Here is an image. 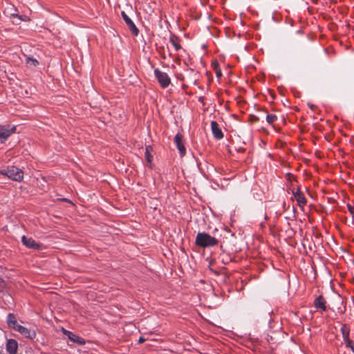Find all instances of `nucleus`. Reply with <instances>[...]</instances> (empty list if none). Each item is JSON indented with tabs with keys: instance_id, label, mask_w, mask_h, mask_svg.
Instances as JSON below:
<instances>
[{
	"instance_id": "nucleus-1",
	"label": "nucleus",
	"mask_w": 354,
	"mask_h": 354,
	"mask_svg": "<svg viewBox=\"0 0 354 354\" xmlns=\"http://www.w3.org/2000/svg\"><path fill=\"white\" fill-rule=\"evenodd\" d=\"M195 243L197 246L205 248L216 245L218 241L207 233L198 232L196 237Z\"/></svg>"
},
{
	"instance_id": "nucleus-2",
	"label": "nucleus",
	"mask_w": 354,
	"mask_h": 354,
	"mask_svg": "<svg viewBox=\"0 0 354 354\" xmlns=\"http://www.w3.org/2000/svg\"><path fill=\"white\" fill-rule=\"evenodd\" d=\"M0 174L7 176L9 179L21 182L24 179V171L15 166H8L7 168L0 170Z\"/></svg>"
},
{
	"instance_id": "nucleus-20",
	"label": "nucleus",
	"mask_w": 354,
	"mask_h": 354,
	"mask_svg": "<svg viewBox=\"0 0 354 354\" xmlns=\"http://www.w3.org/2000/svg\"><path fill=\"white\" fill-rule=\"evenodd\" d=\"M215 72L216 75L218 78H220L222 76V72L221 70L218 67V64H216Z\"/></svg>"
},
{
	"instance_id": "nucleus-8",
	"label": "nucleus",
	"mask_w": 354,
	"mask_h": 354,
	"mask_svg": "<svg viewBox=\"0 0 354 354\" xmlns=\"http://www.w3.org/2000/svg\"><path fill=\"white\" fill-rule=\"evenodd\" d=\"M315 308L322 312H325L327 309L326 301L322 295L318 296L314 301Z\"/></svg>"
},
{
	"instance_id": "nucleus-5",
	"label": "nucleus",
	"mask_w": 354,
	"mask_h": 354,
	"mask_svg": "<svg viewBox=\"0 0 354 354\" xmlns=\"http://www.w3.org/2000/svg\"><path fill=\"white\" fill-rule=\"evenodd\" d=\"M7 323L10 328L18 332H27V329L18 324L16 317L13 314H9L7 317Z\"/></svg>"
},
{
	"instance_id": "nucleus-23",
	"label": "nucleus",
	"mask_w": 354,
	"mask_h": 354,
	"mask_svg": "<svg viewBox=\"0 0 354 354\" xmlns=\"http://www.w3.org/2000/svg\"><path fill=\"white\" fill-rule=\"evenodd\" d=\"M145 340H146V339H145V338H144V337H140L139 338L138 342H139L140 344H142V343H143Z\"/></svg>"
},
{
	"instance_id": "nucleus-25",
	"label": "nucleus",
	"mask_w": 354,
	"mask_h": 354,
	"mask_svg": "<svg viewBox=\"0 0 354 354\" xmlns=\"http://www.w3.org/2000/svg\"><path fill=\"white\" fill-rule=\"evenodd\" d=\"M62 332L66 333V332H69V331H68V330H65V329H64V328H63V329H62Z\"/></svg>"
},
{
	"instance_id": "nucleus-19",
	"label": "nucleus",
	"mask_w": 354,
	"mask_h": 354,
	"mask_svg": "<svg viewBox=\"0 0 354 354\" xmlns=\"http://www.w3.org/2000/svg\"><path fill=\"white\" fill-rule=\"evenodd\" d=\"M277 119V115L274 114H268L266 116V120L269 124H272Z\"/></svg>"
},
{
	"instance_id": "nucleus-4",
	"label": "nucleus",
	"mask_w": 354,
	"mask_h": 354,
	"mask_svg": "<svg viewBox=\"0 0 354 354\" xmlns=\"http://www.w3.org/2000/svg\"><path fill=\"white\" fill-rule=\"evenodd\" d=\"M154 74L162 88H167L170 84L171 80L166 73L156 68L154 70Z\"/></svg>"
},
{
	"instance_id": "nucleus-14",
	"label": "nucleus",
	"mask_w": 354,
	"mask_h": 354,
	"mask_svg": "<svg viewBox=\"0 0 354 354\" xmlns=\"http://www.w3.org/2000/svg\"><path fill=\"white\" fill-rule=\"evenodd\" d=\"M67 334H68V339L71 341H72L75 343H77L80 345H83L85 344V341L84 340V339L79 337L77 335V333H67Z\"/></svg>"
},
{
	"instance_id": "nucleus-12",
	"label": "nucleus",
	"mask_w": 354,
	"mask_h": 354,
	"mask_svg": "<svg viewBox=\"0 0 354 354\" xmlns=\"http://www.w3.org/2000/svg\"><path fill=\"white\" fill-rule=\"evenodd\" d=\"M174 142L180 154L184 155L185 148L183 143V136L180 133H177L174 137Z\"/></svg>"
},
{
	"instance_id": "nucleus-9",
	"label": "nucleus",
	"mask_w": 354,
	"mask_h": 354,
	"mask_svg": "<svg viewBox=\"0 0 354 354\" xmlns=\"http://www.w3.org/2000/svg\"><path fill=\"white\" fill-rule=\"evenodd\" d=\"M22 243L28 248L39 249L40 248L39 244L36 243L32 238H28L26 236L21 237Z\"/></svg>"
},
{
	"instance_id": "nucleus-21",
	"label": "nucleus",
	"mask_w": 354,
	"mask_h": 354,
	"mask_svg": "<svg viewBox=\"0 0 354 354\" xmlns=\"http://www.w3.org/2000/svg\"><path fill=\"white\" fill-rule=\"evenodd\" d=\"M347 207H348V209L349 211V212L351 213V214L354 216V207H352L351 205H347Z\"/></svg>"
},
{
	"instance_id": "nucleus-22",
	"label": "nucleus",
	"mask_w": 354,
	"mask_h": 354,
	"mask_svg": "<svg viewBox=\"0 0 354 354\" xmlns=\"http://www.w3.org/2000/svg\"><path fill=\"white\" fill-rule=\"evenodd\" d=\"M28 335L26 336L27 337L30 338V339H35V337H36V333H27Z\"/></svg>"
},
{
	"instance_id": "nucleus-16",
	"label": "nucleus",
	"mask_w": 354,
	"mask_h": 354,
	"mask_svg": "<svg viewBox=\"0 0 354 354\" xmlns=\"http://www.w3.org/2000/svg\"><path fill=\"white\" fill-rule=\"evenodd\" d=\"M348 334L349 333H342L343 339L345 341L346 346L350 348L354 353V343L349 339Z\"/></svg>"
},
{
	"instance_id": "nucleus-26",
	"label": "nucleus",
	"mask_w": 354,
	"mask_h": 354,
	"mask_svg": "<svg viewBox=\"0 0 354 354\" xmlns=\"http://www.w3.org/2000/svg\"><path fill=\"white\" fill-rule=\"evenodd\" d=\"M0 354H3V353H1L0 352Z\"/></svg>"
},
{
	"instance_id": "nucleus-18",
	"label": "nucleus",
	"mask_w": 354,
	"mask_h": 354,
	"mask_svg": "<svg viewBox=\"0 0 354 354\" xmlns=\"http://www.w3.org/2000/svg\"><path fill=\"white\" fill-rule=\"evenodd\" d=\"M26 64L29 65L30 66H37L39 64V62L33 57H27L26 59Z\"/></svg>"
},
{
	"instance_id": "nucleus-7",
	"label": "nucleus",
	"mask_w": 354,
	"mask_h": 354,
	"mask_svg": "<svg viewBox=\"0 0 354 354\" xmlns=\"http://www.w3.org/2000/svg\"><path fill=\"white\" fill-rule=\"evenodd\" d=\"M211 129L212 134L216 139L221 140L223 138V133L216 121H212Z\"/></svg>"
},
{
	"instance_id": "nucleus-15",
	"label": "nucleus",
	"mask_w": 354,
	"mask_h": 354,
	"mask_svg": "<svg viewBox=\"0 0 354 354\" xmlns=\"http://www.w3.org/2000/svg\"><path fill=\"white\" fill-rule=\"evenodd\" d=\"M152 151V147L151 146H147L145 148V159L149 164V167H151V162L153 160V156L151 154V151Z\"/></svg>"
},
{
	"instance_id": "nucleus-17",
	"label": "nucleus",
	"mask_w": 354,
	"mask_h": 354,
	"mask_svg": "<svg viewBox=\"0 0 354 354\" xmlns=\"http://www.w3.org/2000/svg\"><path fill=\"white\" fill-rule=\"evenodd\" d=\"M10 15L11 18L16 19L12 21L13 24H19L21 21H26L27 19V17H25V18L24 19L21 16L19 15L15 12H10Z\"/></svg>"
},
{
	"instance_id": "nucleus-10",
	"label": "nucleus",
	"mask_w": 354,
	"mask_h": 354,
	"mask_svg": "<svg viewBox=\"0 0 354 354\" xmlns=\"http://www.w3.org/2000/svg\"><path fill=\"white\" fill-rule=\"evenodd\" d=\"M293 195L298 203V205L301 208H304V207L306 205L307 200L305 198L303 193H301L299 189L296 192H293Z\"/></svg>"
},
{
	"instance_id": "nucleus-3",
	"label": "nucleus",
	"mask_w": 354,
	"mask_h": 354,
	"mask_svg": "<svg viewBox=\"0 0 354 354\" xmlns=\"http://www.w3.org/2000/svg\"><path fill=\"white\" fill-rule=\"evenodd\" d=\"M16 131V127L10 125L0 126V142H5Z\"/></svg>"
},
{
	"instance_id": "nucleus-13",
	"label": "nucleus",
	"mask_w": 354,
	"mask_h": 354,
	"mask_svg": "<svg viewBox=\"0 0 354 354\" xmlns=\"http://www.w3.org/2000/svg\"><path fill=\"white\" fill-rule=\"evenodd\" d=\"M169 41L174 46L176 50L178 51L181 49V45L180 44V39L178 36L171 34L169 38Z\"/></svg>"
},
{
	"instance_id": "nucleus-24",
	"label": "nucleus",
	"mask_w": 354,
	"mask_h": 354,
	"mask_svg": "<svg viewBox=\"0 0 354 354\" xmlns=\"http://www.w3.org/2000/svg\"><path fill=\"white\" fill-rule=\"evenodd\" d=\"M252 120H253L254 121H255V122L259 121V118H258V117L254 116V115H253V116H252Z\"/></svg>"
},
{
	"instance_id": "nucleus-11",
	"label": "nucleus",
	"mask_w": 354,
	"mask_h": 354,
	"mask_svg": "<svg viewBox=\"0 0 354 354\" xmlns=\"http://www.w3.org/2000/svg\"><path fill=\"white\" fill-rule=\"evenodd\" d=\"M18 348V344L16 340L10 339H8L6 344V351L10 354H17Z\"/></svg>"
},
{
	"instance_id": "nucleus-6",
	"label": "nucleus",
	"mask_w": 354,
	"mask_h": 354,
	"mask_svg": "<svg viewBox=\"0 0 354 354\" xmlns=\"http://www.w3.org/2000/svg\"><path fill=\"white\" fill-rule=\"evenodd\" d=\"M121 15L122 17V19L125 21L127 26L131 30V33L134 36H137L138 35L139 30L134 24V23L133 22V21L131 19V18L127 15V13L124 11H122L121 12Z\"/></svg>"
}]
</instances>
